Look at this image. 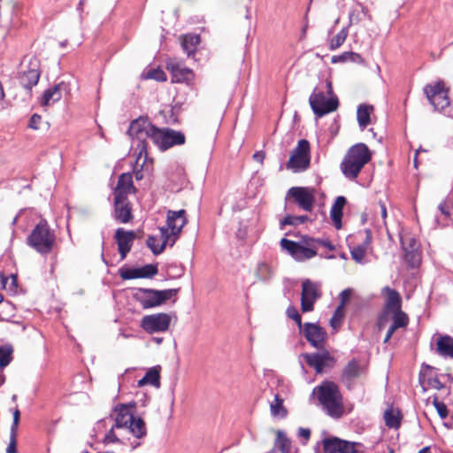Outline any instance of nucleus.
<instances>
[{"label": "nucleus", "mask_w": 453, "mask_h": 453, "mask_svg": "<svg viewBox=\"0 0 453 453\" xmlns=\"http://www.w3.org/2000/svg\"><path fill=\"white\" fill-rule=\"evenodd\" d=\"M371 158L368 146L363 142L357 143L348 150L341 163V170L345 177L354 180Z\"/></svg>", "instance_id": "nucleus-1"}, {"label": "nucleus", "mask_w": 453, "mask_h": 453, "mask_svg": "<svg viewBox=\"0 0 453 453\" xmlns=\"http://www.w3.org/2000/svg\"><path fill=\"white\" fill-rule=\"evenodd\" d=\"M315 393L330 417L340 418L342 415V396L337 384L328 380L323 381L313 389L312 395Z\"/></svg>", "instance_id": "nucleus-2"}, {"label": "nucleus", "mask_w": 453, "mask_h": 453, "mask_svg": "<svg viewBox=\"0 0 453 453\" xmlns=\"http://www.w3.org/2000/svg\"><path fill=\"white\" fill-rule=\"evenodd\" d=\"M56 243V234L45 219L35 226L27 237V244L41 255L50 254Z\"/></svg>", "instance_id": "nucleus-3"}, {"label": "nucleus", "mask_w": 453, "mask_h": 453, "mask_svg": "<svg viewBox=\"0 0 453 453\" xmlns=\"http://www.w3.org/2000/svg\"><path fill=\"white\" fill-rule=\"evenodd\" d=\"M157 127L153 125L148 117H139L130 123L127 134L132 138L137 140L136 150L138 151V157L148 156L149 143L147 139L151 141L154 139V134L157 130Z\"/></svg>", "instance_id": "nucleus-4"}, {"label": "nucleus", "mask_w": 453, "mask_h": 453, "mask_svg": "<svg viewBox=\"0 0 453 453\" xmlns=\"http://www.w3.org/2000/svg\"><path fill=\"white\" fill-rule=\"evenodd\" d=\"M178 291V288L157 290L153 288H135L133 298L139 303L143 309H150L166 303L176 296Z\"/></svg>", "instance_id": "nucleus-5"}, {"label": "nucleus", "mask_w": 453, "mask_h": 453, "mask_svg": "<svg viewBox=\"0 0 453 453\" xmlns=\"http://www.w3.org/2000/svg\"><path fill=\"white\" fill-rule=\"evenodd\" d=\"M310 142L306 139L298 141L296 147L291 151L286 168L293 173L307 170L311 164Z\"/></svg>", "instance_id": "nucleus-6"}, {"label": "nucleus", "mask_w": 453, "mask_h": 453, "mask_svg": "<svg viewBox=\"0 0 453 453\" xmlns=\"http://www.w3.org/2000/svg\"><path fill=\"white\" fill-rule=\"evenodd\" d=\"M424 93L428 102L434 106V111L445 112L446 109L449 106V89L446 88L442 81H439L433 85H426Z\"/></svg>", "instance_id": "nucleus-7"}, {"label": "nucleus", "mask_w": 453, "mask_h": 453, "mask_svg": "<svg viewBox=\"0 0 453 453\" xmlns=\"http://www.w3.org/2000/svg\"><path fill=\"white\" fill-rule=\"evenodd\" d=\"M311 108L317 118H321L337 110L339 100L335 95L326 98L323 91L313 90L309 98Z\"/></svg>", "instance_id": "nucleus-8"}, {"label": "nucleus", "mask_w": 453, "mask_h": 453, "mask_svg": "<svg viewBox=\"0 0 453 453\" xmlns=\"http://www.w3.org/2000/svg\"><path fill=\"white\" fill-rule=\"evenodd\" d=\"M153 143L161 151H165L172 147L183 145L186 142V136L183 132L169 127L157 128L154 134Z\"/></svg>", "instance_id": "nucleus-9"}, {"label": "nucleus", "mask_w": 453, "mask_h": 453, "mask_svg": "<svg viewBox=\"0 0 453 453\" xmlns=\"http://www.w3.org/2000/svg\"><path fill=\"white\" fill-rule=\"evenodd\" d=\"M321 351L316 353H304L303 357L306 364L314 368L317 373H322L325 369H332L336 364V359L324 347Z\"/></svg>", "instance_id": "nucleus-10"}, {"label": "nucleus", "mask_w": 453, "mask_h": 453, "mask_svg": "<svg viewBox=\"0 0 453 453\" xmlns=\"http://www.w3.org/2000/svg\"><path fill=\"white\" fill-rule=\"evenodd\" d=\"M171 317L167 313L160 312L142 317L140 326L148 334L162 333L168 330Z\"/></svg>", "instance_id": "nucleus-11"}, {"label": "nucleus", "mask_w": 453, "mask_h": 453, "mask_svg": "<svg viewBox=\"0 0 453 453\" xmlns=\"http://www.w3.org/2000/svg\"><path fill=\"white\" fill-rule=\"evenodd\" d=\"M135 408L136 403L134 401L128 403L117 404L112 410V414L110 416V418H113V414L115 415L114 427L117 429L127 428L130 422L134 419Z\"/></svg>", "instance_id": "nucleus-12"}, {"label": "nucleus", "mask_w": 453, "mask_h": 453, "mask_svg": "<svg viewBox=\"0 0 453 453\" xmlns=\"http://www.w3.org/2000/svg\"><path fill=\"white\" fill-rule=\"evenodd\" d=\"M300 333L312 347L317 349H323L327 334L322 326L316 323L306 322Z\"/></svg>", "instance_id": "nucleus-13"}, {"label": "nucleus", "mask_w": 453, "mask_h": 453, "mask_svg": "<svg viewBox=\"0 0 453 453\" xmlns=\"http://www.w3.org/2000/svg\"><path fill=\"white\" fill-rule=\"evenodd\" d=\"M39 60H30L27 68L19 73L17 79L19 85L31 94L32 88L37 85L40 79Z\"/></svg>", "instance_id": "nucleus-14"}, {"label": "nucleus", "mask_w": 453, "mask_h": 453, "mask_svg": "<svg viewBox=\"0 0 453 453\" xmlns=\"http://www.w3.org/2000/svg\"><path fill=\"white\" fill-rule=\"evenodd\" d=\"M288 196L303 210L311 211L315 203L314 189L306 187H292L288 191Z\"/></svg>", "instance_id": "nucleus-15"}, {"label": "nucleus", "mask_w": 453, "mask_h": 453, "mask_svg": "<svg viewBox=\"0 0 453 453\" xmlns=\"http://www.w3.org/2000/svg\"><path fill=\"white\" fill-rule=\"evenodd\" d=\"M112 217L117 222L122 224L133 220V209L128 197L114 196Z\"/></svg>", "instance_id": "nucleus-16"}, {"label": "nucleus", "mask_w": 453, "mask_h": 453, "mask_svg": "<svg viewBox=\"0 0 453 453\" xmlns=\"http://www.w3.org/2000/svg\"><path fill=\"white\" fill-rule=\"evenodd\" d=\"M157 265H145L142 267H121L119 270L122 280L150 279L157 274Z\"/></svg>", "instance_id": "nucleus-17"}, {"label": "nucleus", "mask_w": 453, "mask_h": 453, "mask_svg": "<svg viewBox=\"0 0 453 453\" xmlns=\"http://www.w3.org/2000/svg\"><path fill=\"white\" fill-rule=\"evenodd\" d=\"M365 369L361 365L360 361L357 358H352L344 366L341 380L348 389H352L355 385V380L361 377Z\"/></svg>", "instance_id": "nucleus-18"}, {"label": "nucleus", "mask_w": 453, "mask_h": 453, "mask_svg": "<svg viewBox=\"0 0 453 453\" xmlns=\"http://www.w3.org/2000/svg\"><path fill=\"white\" fill-rule=\"evenodd\" d=\"M136 234L133 230H126L122 227L118 228L114 234V239L118 245V250L121 259H125L130 252Z\"/></svg>", "instance_id": "nucleus-19"}, {"label": "nucleus", "mask_w": 453, "mask_h": 453, "mask_svg": "<svg viewBox=\"0 0 453 453\" xmlns=\"http://www.w3.org/2000/svg\"><path fill=\"white\" fill-rule=\"evenodd\" d=\"M166 69L171 73L172 82L173 83H186L189 85L195 77L193 71L188 67L181 66L174 60L166 62Z\"/></svg>", "instance_id": "nucleus-20"}, {"label": "nucleus", "mask_w": 453, "mask_h": 453, "mask_svg": "<svg viewBox=\"0 0 453 453\" xmlns=\"http://www.w3.org/2000/svg\"><path fill=\"white\" fill-rule=\"evenodd\" d=\"M186 211L181 209L180 211H167L166 226L172 230V234L180 235L183 226L187 223L185 218Z\"/></svg>", "instance_id": "nucleus-21"}, {"label": "nucleus", "mask_w": 453, "mask_h": 453, "mask_svg": "<svg viewBox=\"0 0 453 453\" xmlns=\"http://www.w3.org/2000/svg\"><path fill=\"white\" fill-rule=\"evenodd\" d=\"M311 240H312V237L308 235L302 237V241L297 247L296 255L294 257L295 260L301 262L317 256L316 245Z\"/></svg>", "instance_id": "nucleus-22"}, {"label": "nucleus", "mask_w": 453, "mask_h": 453, "mask_svg": "<svg viewBox=\"0 0 453 453\" xmlns=\"http://www.w3.org/2000/svg\"><path fill=\"white\" fill-rule=\"evenodd\" d=\"M68 89V85L64 81H61L49 88L43 92L41 99V105L48 106L51 103L53 104L58 102L62 98L63 91H67Z\"/></svg>", "instance_id": "nucleus-23"}, {"label": "nucleus", "mask_w": 453, "mask_h": 453, "mask_svg": "<svg viewBox=\"0 0 453 453\" xmlns=\"http://www.w3.org/2000/svg\"><path fill=\"white\" fill-rule=\"evenodd\" d=\"M136 191L133 182V175L130 173H121L119 177L117 186L113 190V196H120L127 197V195L131 192Z\"/></svg>", "instance_id": "nucleus-24"}, {"label": "nucleus", "mask_w": 453, "mask_h": 453, "mask_svg": "<svg viewBox=\"0 0 453 453\" xmlns=\"http://www.w3.org/2000/svg\"><path fill=\"white\" fill-rule=\"evenodd\" d=\"M383 293L387 294L384 311L389 313L402 310V297L398 291L387 286L383 288Z\"/></svg>", "instance_id": "nucleus-25"}, {"label": "nucleus", "mask_w": 453, "mask_h": 453, "mask_svg": "<svg viewBox=\"0 0 453 453\" xmlns=\"http://www.w3.org/2000/svg\"><path fill=\"white\" fill-rule=\"evenodd\" d=\"M160 372L161 366L155 365L150 367L145 373V375L138 380L137 386L142 388L145 385H151L156 388H159L161 386L160 383Z\"/></svg>", "instance_id": "nucleus-26"}, {"label": "nucleus", "mask_w": 453, "mask_h": 453, "mask_svg": "<svg viewBox=\"0 0 453 453\" xmlns=\"http://www.w3.org/2000/svg\"><path fill=\"white\" fill-rule=\"evenodd\" d=\"M347 203L346 197L339 196L334 200V203L330 211V217L334 222L336 229L342 228V219L343 216V208Z\"/></svg>", "instance_id": "nucleus-27"}, {"label": "nucleus", "mask_w": 453, "mask_h": 453, "mask_svg": "<svg viewBox=\"0 0 453 453\" xmlns=\"http://www.w3.org/2000/svg\"><path fill=\"white\" fill-rule=\"evenodd\" d=\"M199 42L200 36L198 35H185L181 37L180 45L183 52L189 58L196 53Z\"/></svg>", "instance_id": "nucleus-28"}, {"label": "nucleus", "mask_w": 453, "mask_h": 453, "mask_svg": "<svg viewBox=\"0 0 453 453\" xmlns=\"http://www.w3.org/2000/svg\"><path fill=\"white\" fill-rule=\"evenodd\" d=\"M320 296L321 294L319 293V290L318 289V287L315 283H313L309 279L303 282L301 298L311 300V302H316L319 298H320Z\"/></svg>", "instance_id": "nucleus-29"}, {"label": "nucleus", "mask_w": 453, "mask_h": 453, "mask_svg": "<svg viewBox=\"0 0 453 453\" xmlns=\"http://www.w3.org/2000/svg\"><path fill=\"white\" fill-rule=\"evenodd\" d=\"M373 111L372 105L362 104L357 107V119L359 127L363 130L371 123V113Z\"/></svg>", "instance_id": "nucleus-30"}, {"label": "nucleus", "mask_w": 453, "mask_h": 453, "mask_svg": "<svg viewBox=\"0 0 453 453\" xmlns=\"http://www.w3.org/2000/svg\"><path fill=\"white\" fill-rule=\"evenodd\" d=\"M437 352L443 357L453 358V337L443 335L438 339Z\"/></svg>", "instance_id": "nucleus-31"}, {"label": "nucleus", "mask_w": 453, "mask_h": 453, "mask_svg": "<svg viewBox=\"0 0 453 453\" xmlns=\"http://www.w3.org/2000/svg\"><path fill=\"white\" fill-rule=\"evenodd\" d=\"M127 428L138 439H142L147 434L146 424L141 417H134Z\"/></svg>", "instance_id": "nucleus-32"}, {"label": "nucleus", "mask_w": 453, "mask_h": 453, "mask_svg": "<svg viewBox=\"0 0 453 453\" xmlns=\"http://www.w3.org/2000/svg\"><path fill=\"white\" fill-rule=\"evenodd\" d=\"M357 6L360 9H353L350 11L349 19V24L353 23H358L361 20H363L364 18H367L369 20H372V15L369 13V10L366 6L363 5L362 4L358 3Z\"/></svg>", "instance_id": "nucleus-33"}, {"label": "nucleus", "mask_w": 453, "mask_h": 453, "mask_svg": "<svg viewBox=\"0 0 453 453\" xmlns=\"http://www.w3.org/2000/svg\"><path fill=\"white\" fill-rule=\"evenodd\" d=\"M274 447L278 448L280 453L291 452V441L287 436L285 432L281 430L277 431V436L274 442Z\"/></svg>", "instance_id": "nucleus-34"}, {"label": "nucleus", "mask_w": 453, "mask_h": 453, "mask_svg": "<svg viewBox=\"0 0 453 453\" xmlns=\"http://www.w3.org/2000/svg\"><path fill=\"white\" fill-rule=\"evenodd\" d=\"M386 426L389 428L397 429L401 426L402 415L399 411L395 412L393 409H387L384 412Z\"/></svg>", "instance_id": "nucleus-35"}, {"label": "nucleus", "mask_w": 453, "mask_h": 453, "mask_svg": "<svg viewBox=\"0 0 453 453\" xmlns=\"http://www.w3.org/2000/svg\"><path fill=\"white\" fill-rule=\"evenodd\" d=\"M324 453H339L341 438L330 436L321 441Z\"/></svg>", "instance_id": "nucleus-36"}, {"label": "nucleus", "mask_w": 453, "mask_h": 453, "mask_svg": "<svg viewBox=\"0 0 453 453\" xmlns=\"http://www.w3.org/2000/svg\"><path fill=\"white\" fill-rule=\"evenodd\" d=\"M404 261L411 268H418L421 263V253L418 250H405Z\"/></svg>", "instance_id": "nucleus-37"}, {"label": "nucleus", "mask_w": 453, "mask_h": 453, "mask_svg": "<svg viewBox=\"0 0 453 453\" xmlns=\"http://www.w3.org/2000/svg\"><path fill=\"white\" fill-rule=\"evenodd\" d=\"M13 348L10 344L0 346V368L6 367L12 360Z\"/></svg>", "instance_id": "nucleus-38"}, {"label": "nucleus", "mask_w": 453, "mask_h": 453, "mask_svg": "<svg viewBox=\"0 0 453 453\" xmlns=\"http://www.w3.org/2000/svg\"><path fill=\"white\" fill-rule=\"evenodd\" d=\"M256 276L261 281H268L273 276L271 266L265 262H260L257 267Z\"/></svg>", "instance_id": "nucleus-39"}, {"label": "nucleus", "mask_w": 453, "mask_h": 453, "mask_svg": "<svg viewBox=\"0 0 453 453\" xmlns=\"http://www.w3.org/2000/svg\"><path fill=\"white\" fill-rule=\"evenodd\" d=\"M392 324L399 328H405L409 324V317L408 315L403 311L402 310L392 311Z\"/></svg>", "instance_id": "nucleus-40"}, {"label": "nucleus", "mask_w": 453, "mask_h": 453, "mask_svg": "<svg viewBox=\"0 0 453 453\" xmlns=\"http://www.w3.org/2000/svg\"><path fill=\"white\" fill-rule=\"evenodd\" d=\"M271 412L273 416L280 415L281 417H286L288 414V411L283 405V399L278 394L274 395V403H271Z\"/></svg>", "instance_id": "nucleus-41"}, {"label": "nucleus", "mask_w": 453, "mask_h": 453, "mask_svg": "<svg viewBox=\"0 0 453 453\" xmlns=\"http://www.w3.org/2000/svg\"><path fill=\"white\" fill-rule=\"evenodd\" d=\"M345 316V308L343 307V304H339L332 318L330 319V326L334 328V329H337L341 326L342 325V319Z\"/></svg>", "instance_id": "nucleus-42"}, {"label": "nucleus", "mask_w": 453, "mask_h": 453, "mask_svg": "<svg viewBox=\"0 0 453 453\" xmlns=\"http://www.w3.org/2000/svg\"><path fill=\"white\" fill-rule=\"evenodd\" d=\"M308 219H309V218L306 215H301V216L287 215L280 221V228H283L285 226H299V225L303 224L306 221H308Z\"/></svg>", "instance_id": "nucleus-43"}, {"label": "nucleus", "mask_w": 453, "mask_h": 453, "mask_svg": "<svg viewBox=\"0 0 453 453\" xmlns=\"http://www.w3.org/2000/svg\"><path fill=\"white\" fill-rule=\"evenodd\" d=\"M348 27H343L340 32L337 33L336 35H334L330 42V50H334L341 47L347 36H348Z\"/></svg>", "instance_id": "nucleus-44"}, {"label": "nucleus", "mask_w": 453, "mask_h": 453, "mask_svg": "<svg viewBox=\"0 0 453 453\" xmlns=\"http://www.w3.org/2000/svg\"><path fill=\"white\" fill-rule=\"evenodd\" d=\"M157 238L154 235H149L146 245L150 249L153 255L157 256L165 250V244L157 245Z\"/></svg>", "instance_id": "nucleus-45"}, {"label": "nucleus", "mask_w": 453, "mask_h": 453, "mask_svg": "<svg viewBox=\"0 0 453 453\" xmlns=\"http://www.w3.org/2000/svg\"><path fill=\"white\" fill-rule=\"evenodd\" d=\"M400 243L403 251L411 250H418V245L417 240L410 235L401 236Z\"/></svg>", "instance_id": "nucleus-46"}, {"label": "nucleus", "mask_w": 453, "mask_h": 453, "mask_svg": "<svg viewBox=\"0 0 453 453\" xmlns=\"http://www.w3.org/2000/svg\"><path fill=\"white\" fill-rule=\"evenodd\" d=\"M286 315L288 318L293 319L298 326L299 331H302V328L303 327V324L302 323V316L299 313V311H297V309L293 305H289L287 308Z\"/></svg>", "instance_id": "nucleus-47"}, {"label": "nucleus", "mask_w": 453, "mask_h": 453, "mask_svg": "<svg viewBox=\"0 0 453 453\" xmlns=\"http://www.w3.org/2000/svg\"><path fill=\"white\" fill-rule=\"evenodd\" d=\"M365 244H359L350 250V255L353 260L357 263H362L366 253Z\"/></svg>", "instance_id": "nucleus-48"}, {"label": "nucleus", "mask_w": 453, "mask_h": 453, "mask_svg": "<svg viewBox=\"0 0 453 453\" xmlns=\"http://www.w3.org/2000/svg\"><path fill=\"white\" fill-rule=\"evenodd\" d=\"M298 245L299 242L288 240L287 238H282L280 241L281 248L287 250L293 258L295 257V255H296Z\"/></svg>", "instance_id": "nucleus-49"}, {"label": "nucleus", "mask_w": 453, "mask_h": 453, "mask_svg": "<svg viewBox=\"0 0 453 453\" xmlns=\"http://www.w3.org/2000/svg\"><path fill=\"white\" fill-rule=\"evenodd\" d=\"M145 77L147 79H152L157 81H165L167 80L165 73L160 68L149 70Z\"/></svg>", "instance_id": "nucleus-50"}, {"label": "nucleus", "mask_w": 453, "mask_h": 453, "mask_svg": "<svg viewBox=\"0 0 453 453\" xmlns=\"http://www.w3.org/2000/svg\"><path fill=\"white\" fill-rule=\"evenodd\" d=\"M358 443L341 439L339 453H356V445Z\"/></svg>", "instance_id": "nucleus-51"}, {"label": "nucleus", "mask_w": 453, "mask_h": 453, "mask_svg": "<svg viewBox=\"0 0 453 453\" xmlns=\"http://www.w3.org/2000/svg\"><path fill=\"white\" fill-rule=\"evenodd\" d=\"M433 403L440 418L442 419L446 418L449 415V411L446 404L443 402H440L436 396H434Z\"/></svg>", "instance_id": "nucleus-52"}, {"label": "nucleus", "mask_w": 453, "mask_h": 453, "mask_svg": "<svg viewBox=\"0 0 453 453\" xmlns=\"http://www.w3.org/2000/svg\"><path fill=\"white\" fill-rule=\"evenodd\" d=\"M115 429H117L116 427H114V425L111 427V429L106 433V434L104 435V439H103V443L107 445V444H110V443H115V442H119L120 441V439L119 438V436L116 434L115 433Z\"/></svg>", "instance_id": "nucleus-53"}, {"label": "nucleus", "mask_w": 453, "mask_h": 453, "mask_svg": "<svg viewBox=\"0 0 453 453\" xmlns=\"http://www.w3.org/2000/svg\"><path fill=\"white\" fill-rule=\"evenodd\" d=\"M427 385L430 388H433L437 390H441L444 388V384L440 380L438 374L430 373L429 377L427 378Z\"/></svg>", "instance_id": "nucleus-54"}, {"label": "nucleus", "mask_w": 453, "mask_h": 453, "mask_svg": "<svg viewBox=\"0 0 453 453\" xmlns=\"http://www.w3.org/2000/svg\"><path fill=\"white\" fill-rule=\"evenodd\" d=\"M311 242H313L314 245H316V248L318 245L326 248L329 250H334L335 246L328 240V239H320V238H313L311 240Z\"/></svg>", "instance_id": "nucleus-55"}, {"label": "nucleus", "mask_w": 453, "mask_h": 453, "mask_svg": "<svg viewBox=\"0 0 453 453\" xmlns=\"http://www.w3.org/2000/svg\"><path fill=\"white\" fill-rule=\"evenodd\" d=\"M17 432L10 431V442L6 448V453H16L17 452Z\"/></svg>", "instance_id": "nucleus-56"}, {"label": "nucleus", "mask_w": 453, "mask_h": 453, "mask_svg": "<svg viewBox=\"0 0 453 453\" xmlns=\"http://www.w3.org/2000/svg\"><path fill=\"white\" fill-rule=\"evenodd\" d=\"M159 230H160L161 239H162L161 244H165V248L173 234H172V230L170 228H168L167 226H161L159 228Z\"/></svg>", "instance_id": "nucleus-57"}, {"label": "nucleus", "mask_w": 453, "mask_h": 453, "mask_svg": "<svg viewBox=\"0 0 453 453\" xmlns=\"http://www.w3.org/2000/svg\"><path fill=\"white\" fill-rule=\"evenodd\" d=\"M12 415H13V419H12V423L10 431L18 433L19 424L20 421V411L18 407H16L13 410Z\"/></svg>", "instance_id": "nucleus-58"}, {"label": "nucleus", "mask_w": 453, "mask_h": 453, "mask_svg": "<svg viewBox=\"0 0 453 453\" xmlns=\"http://www.w3.org/2000/svg\"><path fill=\"white\" fill-rule=\"evenodd\" d=\"M41 122L42 116L38 113H34L29 119L27 127L31 129L37 130Z\"/></svg>", "instance_id": "nucleus-59"}, {"label": "nucleus", "mask_w": 453, "mask_h": 453, "mask_svg": "<svg viewBox=\"0 0 453 453\" xmlns=\"http://www.w3.org/2000/svg\"><path fill=\"white\" fill-rule=\"evenodd\" d=\"M315 302H311V300H307L304 298H301V310L303 312H310L314 310Z\"/></svg>", "instance_id": "nucleus-60"}, {"label": "nucleus", "mask_w": 453, "mask_h": 453, "mask_svg": "<svg viewBox=\"0 0 453 453\" xmlns=\"http://www.w3.org/2000/svg\"><path fill=\"white\" fill-rule=\"evenodd\" d=\"M348 59L349 62H352V63H357L360 65L365 64L364 58L360 54L356 53V52L349 51V58Z\"/></svg>", "instance_id": "nucleus-61"}, {"label": "nucleus", "mask_w": 453, "mask_h": 453, "mask_svg": "<svg viewBox=\"0 0 453 453\" xmlns=\"http://www.w3.org/2000/svg\"><path fill=\"white\" fill-rule=\"evenodd\" d=\"M388 312L383 311L382 313L379 315L377 319V326L379 330H381L386 326L388 322Z\"/></svg>", "instance_id": "nucleus-62"}, {"label": "nucleus", "mask_w": 453, "mask_h": 453, "mask_svg": "<svg viewBox=\"0 0 453 453\" xmlns=\"http://www.w3.org/2000/svg\"><path fill=\"white\" fill-rule=\"evenodd\" d=\"M348 58H349V51H346L340 55L333 56L331 58V62L334 64L340 63V62L344 63V62L349 61Z\"/></svg>", "instance_id": "nucleus-63"}, {"label": "nucleus", "mask_w": 453, "mask_h": 453, "mask_svg": "<svg viewBox=\"0 0 453 453\" xmlns=\"http://www.w3.org/2000/svg\"><path fill=\"white\" fill-rule=\"evenodd\" d=\"M351 295V289L346 288L342 290L340 294L341 302L339 304H343V307L345 308V304L347 301L349 300V296Z\"/></svg>", "instance_id": "nucleus-64"}]
</instances>
